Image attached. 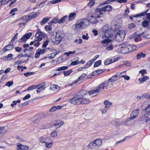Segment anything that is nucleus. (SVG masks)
Listing matches in <instances>:
<instances>
[{"label":"nucleus","mask_w":150,"mask_h":150,"mask_svg":"<svg viewBox=\"0 0 150 150\" xmlns=\"http://www.w3.org/2000/svg\"><path fill=\"white\" fill-rule=\"evenodd\" d=\"M69 102L74 105L86 104L90 102V100L84 97L72 98L69 100Z\"/></svg>","instance_id":"1"},{"label":"nucleus","mask_w":150,"mask_h":150,"mask_svg":"<svg viewBox=\"0 0 150 150\" xmlns=\"http://www.w3.org/2000/svg\"><path fill=\"white\" fill-rule=\"evenodd\" d=\"M90 23L86 19H80L77 21L75 25V29L79 30L87 27L89 24Z\"/></svg>","instance_id":"2"},{"label":"nucleus","mask_w":150,"mask_h":150,"mask_svg":"<svg viewBox=\"0 0 150 150\" xmlns=\"http://www.w3.org/2000/svg\"><path fill=\"white\" fill-rule=\"evenodd\" d=\"M63 37L64 35L62 33L59 32L52 35L50 38L53 43L55 44H58L61 42Z\"/></svg>","instance_id":"3"},{"label":"nucleus","mask_w":150,"mask_h":150,"mask_svg":"<svg viewBox=\"0 0 150 150\" xmlns=\"http://www.w3.org/2000/svg\"><path fill=\"white\" fill-rule=\"evenodd\" d=\"M108 81H104L103 83L100 84L97 88L90 91L89 93L90 94L98 93L100 91L104 89L105 88L107 89V87L108 86Z\"/></svg>","instance_id":"4"},{"label":"nucleus","mask_w":150,"mask_h":150,"mask_svg":"<svg viewBox=\"0 0 150 150\" xmlns=\"http://www.w3.org/2000/svg\"><path fill=\"white\" fill-rule=\"evenodd\" d=\"M102 37L104 40L101 41V42L102 44L108 43L111 42L113 39L112 38V37L110 35L106 30L103 33Z\"/></svg>","instance_id":"5"},{"label":"nucleus","mask_w":150,"mask_h":150,"mask_svg":"<svg viewBox=\"0 0 150 150\" xmlns=\"http://www.w3.org/2000/svg\"><path fill=\"white\" fill-rule=\"evenodd\" d=\"M47 36L46 34L38 29L35 35V39L37 41H40L42 40V38H45Z\"/></svg>","instance_id":"6"},{"label":"nucleus","mask_w":150,"mask_h":150,"mask_svg":"<svg viewBox=\"0 0 150 150\" xmlns=\"http://www.w3.org/2000/svg\"><path fill=\"white\" fill-rule=\"evenodd\" d=\"M125 36V33L124 31L120 30L115 35V40L117 42L122 41Z\"/></svg>","instance_id":"7"},{"label":"nucleus","mask_w":150,"mask_h":150,"mask_svg":"<svg viewBox=\"0 0 150 150\" xmlns=\"http://www.w3.org/2000/svg\"><path fill=\"white\" fill-rule=\"evenodd\" d=\"M117 52L119 53H122L126 54L129 53L127 45H123L119 47L117 50Z\"/></svg>","instance_id":"8"},{"label":"nucleus","mask_w":150,"mask_h":150,"mask_svg":"<svg viewBox=\"0 0 150 150\" xmlns=\"http://www.w3.org/2000/svg\"><path fill=\"white\" fill-rule=\"evenodd\" d=\"M89 94H91L89 93V92L88 93V92L84 90H81L76 93L75 97H73L72 98H81V97H84V96L86 97V96L88 95Z\"/></svg>","instance_id":"9"},{"label":"nucleus","mask_w":150,"mask_h":150,"mask_svg":"<svg viewBox=\"0 0 150 150\" xmlns=\"http://www.w3.org/2000/svg\"><path fill=\"white\" fill-rule=\"evenodd\" d=\"M141 120H145L146 123L149 124L148 122L150 121V112L144 114L140 117Z\"/></svg>","instance_id":"10"},{"label":"nucleus","mask_w":150,"mask_h":150,"mask_svg":"<svg viewBox=\"0 0 150 150\" xmlns=\"http://www.w3.org/2000/svg\"><path fill=\"white\" fill-rule=\"evenodd\" d=\"M102 143V142L101 139H97L94 142L91 143L89 144L90 146H93L96 148L98 147L101 145Z\"/></svg>","instance_id":"11"},{"label":"nucleus","mask_w":150,"mask_h":150,"mask_svg":"<svg viewBox=\"0 0 150 150\" xmlns=\"http://www.w3.org/2000/svg\"><path fill=\"white\" fill-rule=\"evenodd\" d=\"M142 108L148 112L150 111V101L144 103L142 104Z\"/></svg>","instance_id":"12"},{"label":"nucleus","mask_w":150,"mask_h":150,"mask_svg":"<svg viewBox=\"0 0 150 150\" xmlns=\"http://www.w3.org/2000/svg\"><path fill=\"white\" fill-rule=\"evenodd\" d=\"M45 52V49H38L36 50L35 54V58H39L40 54H43Z\"/></svg>","instance_id":"13"},{"label":"nucleus","mask_w":150,"mask_h":150,"mask_svg":"<svg viewBox=\"0 0 150 150\" xmlns=\"http://www.w3.org/2000/svg\"><path fill=\"white\" fill-rule=\"evenodd\" d=\"M148 11L147 10L146 11L144 12L141 13H140L137 14L136 16H134L133 17H137L141 16H143L145 15V14L146 13V16L147 18L150 21V13H146Z\"/></svg>","instance_id":"14"},{"label":"nucleus","mask_w":150,"mask_h":150,"mask_svg":"<svg viewBox=\"0 0 150 150\" xmlns=\"http://www.w3.org/2000/svg\"><path fill=\"white\" fill-rule=\"evenodd\" d=\"M103 8H97L96 11V12H99V14H97V17L98 18H99L101 17L100 15H103L105 13H103Z\"/></svg>","instance_id":"15"},{"label":"nucleus","mask_w":150,"mask_h":150,"mask_svg":"<svg viewBox=\"0 0 150 150\" xmlns=\"http://www.w3.org/2000/svg\"><path fill=\"white\" fill-rule=\"evenodd\" d=\"M129 53L135 50L137 48L136 46L133 45H127Z\"/></svg>","instance_id":"16"},{"label":"nucleus","mask_w":150,"mask_h":150,"mask_svg":"<svg viewBox=\"0 0 150 150\" xmlns=\"http://www.w3.org/2000/svg\"><path fill=\"white\" fill-rule=\"evenodd\" d=\"M139 113V109H136L134 110L130 114L131 116H133L135 118L138 115Z\"/></svg>","instance_id":"17"},{"label":"nucleus","mask_w":150,"mask_h":150,"mask_svg":"<svg viewBox=\"0 0 150 150\" xmlns=\"http://www.w3.org/2000/svg\"><path fill=\"white\" fill-rule=\"evenodd\" d=\"M39 13L37 12H32L30 13L29 15V18L30 19V20L33 18H34L36 17L38 15H39Z\"/></svg>","instance_id":"18"},{"label":"nucleus","mask_w":150,"mask_h":150,"mask_svg":"<svg viewBox=\"0 0 150 150\" xmlns=\"http://www.w3.org/2000/svg\"><path fill=\"white\" fill-rule=\"evenodd\" d=\"M45 144V146L47 148H50L52 145V141L51 139V141L47 140L45 141L44 142Z\"/></svg>","instance_id":"19"},{"label":"nucleus","mask_w":150,"mask_h":150,"mask_svg":"<svg viewBox=\"0 0 150 150\" xmlns=\"http://www.w3.org/2000/svg\"><path fill=\"white\" fill-rule=\"evenodd\" d=\"M36 88H38L42 89V90H44L45 88V83L44 82H42L38 85H36Z\"/></svg>","instance_id":"20"},{"label":"nucleus","mask_w":150,"mask_h":150,"mask_svg":"<svg viewBox=\"0 0 150 150\" xmlns=\"http://www.w3.org/2000/svg\"><path fill=\"white\" fill-rule=\"evenodd\" d=\"M13 47V45L12 44V43H10L9 45H8L5 47L4 49L5 50V51H6L12 50Z\"/></svg>","instance_id":"21"},{"label":"nucleus","mask_w":150,"mask_h":150,"mask_svg":"<svg viewBox=\"0 0 150 150\" xmlns=\"http://www.w3.org/2000/svg\"><path fill=\"white\" fill-rule=\"evenodd\" d=\"M76 15V13L75 12H73L70 14L68 17L69 20V21H71L72 20L75 18Z\"/></svg>","instance_id":"22"},{"label":"nucleus","mask_w":150,"mask_h":150,"mask_svg":"<svg viewBox=\"0 0 150 150\" xmlns=\"http://www.w3.org/2000/svg\"><path fill=\"white\" fill-rule=\"evenodd\" d=\"M39 140L40 142L42 143H44L46 140L51 141V138L49 137L45 138L43 137H40Z\"/></svg>","instance_id":"23"},{"label":"nucleus","mask_w":150,"mask_h":150,"mask_svg":"<svg viewBox=\"0 0 150 150\" xmlns=\"http://www.w3.org/2000/svg\"><path fill=\"white\" fill-rule=\"evenodd\" d=\"M102 8V10L103 11V12L105 11H110L112 10V7L110 5H107L103 7Z\"/></svg>","instance_id":"24"},{"label":"nucleus","mask_w":150,"mask_h":150,"mask_svg":"<svg viewBox=\"0 0 150 150\" xmlns=\"http://www.w3.org/2000/svg\"><path fill=\"white\" fill-rule=\"evenodd\" d=\"M50 18L48 17H46L44 18L40 22V24L41 25H43L45 23L47 22L50 19Z\"/></svg>","instance_id":"25"},{"label":"nucleus","mask_w":150,"mask_h":150,"mask_svg":"<svg viewBox=\"0 0 150 150\" xmlns=\"http://www.w3.org/2000/svg\"><path fill=\"white\" fill-rule=\"evenodd\" d=\"M51 90L53 91H55L56 90H59L60 89L59 87L57 85H52L50 86Z\"/></svg>","instance_id":"26"},{"label":"nucleus","mask_w":150,"mask_h":150,"mask_svg":"<svg viewBox=\"0 0 150 150\" xmlns=\"http://www.w3.org/2000/svg\"><path fill=\"white\" fill-rule=\"evenodd\" d=\"M149 79V77L146 76H143L142 78L139 79V80L140 83H143L146 80L148 79Z\"/></svg>","instance_id":"27"},{"label":"nucleus","mask_w":150,"mask_h":150,"mask_svg":"<svg viewBox=\"0 0 150 150\" xmlns=\"http://www.w3.org/2000/svg\"><path fill=\"white\" fill-rule=\"evenodd\" d=\"M59 20L58 18L56 17L55 18L53 19L52 20L50 21L49 23V24L50 25H52L53 23L55 24L57 23H59Z\"/></svg>","instance_id":"28"},{"label":"nucleus","mask_w":150,"mask_h":150,"mask_svg":"<svg viewBox=\"0 0 150 150\" xmlns=\"http://www.w3.org/2000/svg\"><path fill=\"white\" fill-rule=\"evenodd\" d=\"M21 20H25V21H28L30 20V19L29 18L28 15V16H24L21 17L20 19L19 20L20 22H21Z\"/></svg>","instance_id":"29"},{"label":"nucleus","mask_w":150,"mask_h":150,"mask_svg":"<svg viewBox=\"0 0 150 150\" xmlns=\"http://www.w3.org/2000/svg\"><path fill=\"white\" fill-rule=\"evenodd\" d=\"M145 56V54L143 53V52H141L140 53L137 54V59H139L141 57H144Z\"/></svg>","instance_id":"30"},{"label":"nucleus","mask_w":150,"mask_h":150,"mask_svg":"<svg viewBox=\"0 0 150 150\" xmlns=\"http://www.w3.org/2000/svg\"><path fill=\"white\" fill-rule=\"evenodd\" d=\"M118 79V78H117V77H116V75H115V76H113L110 78L108 81V82H111L116 81Z\"/></svg>","instance_id":"31"},{"label":"nucleus","mask_w":150,"mask_h":150,"mask_svg":"<svg viewBox=\"0 0 150 150\" xmlns=\"http://www.w3.org/2000/svg\"><path fill=\"white\" fill-rule=\"evenodd\" d=\"M91 17L92 18L90 20V22L92 24H96L98 22V21L95 18H94L93 16Z\"/></svg>","instance_id":"32"},{"label":"nucleus","mask_w":150,"mask_h":150,"mask_svg":"<svg viewBox=\"0 0 150 150\" xmlns=\"http://www.w3.org/2000/svg\"><path fill=\"white\" fill-rule=\"evenodd\" d=\"M68 18L67 15H65L59 20V23H61L64 22Z\"/></svg>","instance_id":"33"},{"label":"nucleus","mask_w":150,"mask_h":150,"mask_svg":"<svg viewBox=\"0 0 150 150\" xmlns=\"http://www.w3.org/2000/svg\"><path fill=\"white\" fill-rule=\"evenodd\" d=\"M45 28L46 31H47L48 33H51L52 31L51 29L52 28L51 26L50 25H46L45 27Z\"/></svg>","instance_id":"34"},{"label":"nucleus","mask_w":150,"mask_h":150,"mask_svg":"<svg viewBox=\"0 0 150 150\" xmlns=\"http://www.w3.org/2000/svg\"><path fill=\"white\" fill-rule=\"evenodd\" d=\"M68 68L67 66H63L57 68L56 69V71H59L61 70H63L67 69Z\"/></svg>","instance_id":"35"},{"label":"nucleus","mask_w":150,"mask_h":150,"mask_svg":"<svg viewBox=\"0 0 150 150\" xmlns=\"http://www.w3.org/2000/svg\"><path fill=\"white\" fill-rule=\"evenodd\" d=\"M72 71L71 69H69L68 71H64L63 73L65 76H67L69 75Z\"/></svg>","instance_id":"36"},{"label":"nucleus","mask_w":150,"mask_h":150,"mask_svg":"<svg viewBox=\"0 0 150 150\" xmlns=\"http://www.w3.org/2000/svg\"><path fill=\"white\" fill-rule=\"evenodd\" d=\"M59 53V52H57L55 54H54V53H52V54H50L49 55L48 57L50 59H53L56 56V55H57Z\"/></svg>","instance_id":"37"},{"label":"nucleus","mask_w":150,"mask_h":150,"mask_svg":"<svg viewBox=\"0 0 150 150\" xmlns=\"http://www.w3.org/2000/svg\"><path fill=\"white\" fill-rule=\"evenodd\" d=\"M149 25V21L147 20H145L142 23V26L143 27H147Z\"/></svg>","instance_id":"38"},{"label":"nucleus","mask_w":150,"mask_h":150,"mask_svg":"<svg viewBox=\"0 0 150 150\" xmlns=\"http://www.w3.org/2000/svg\"><path fill=\"white\" fill-rule=\"evenodd\" d=\"M64 124V122H61L59 123H55L54 125L57 128H59L62 125Z\"/></svg>","instance_id":"39"},{"label":"nucleus","mask_w":150,"mask_h":150,"mask_svg":"<svg viewBox=\"0 0 150 150\" xmlns=\"http://www.w3.org/2000/svg\"><path fill=\"white\" fill-rule=\"evenodd\" d=\"M90 1L88 3V5L89 7H91L95 3V1L94 0H90Z\"/></svg>","instance_id":"40"},{"label":"nucleus","mask_w":150,"mask_h":150,"mask_svg":"<svg viewBox=\"0 0 150 150\" xmlns=\"http://www.w3.org/2000/svg\"><path fill=\"white\" fill-rule=\"evenodd\" d=\"M101 63V60H99L95 63L94 66V67H96L100 65Z\"/></svg>","instance_id":"41"},{"label":"nucleus","mask_w":150,"mask_h":150,"mask_svg":"<svg viewBox=\"0 0 150 150\" xmlns=\"http://www.w3.org/2000/svg\"><path fill=\"white\" fill-rule=\"evenodd\" d=\"M9 1V0L7 1V0H2L0 1V6L2 5H4L8 3Z\"/></svg>","instance_id":"42"},{"label":"nucleus","mask_w":150,"mask_h":150,"mask_svg":"<svg viewBox=\"0 0 150 150\" xmlns=\"http://www.w3.org/2000/svg\"><path fill=\"white\" fill-rule=\"evenodd\" d=\"M100 110L103 114H105L108 110L103 106L100 108Z\"/></svg>","instance_id":"43"},{"label":"nucleus","mask_w":150,"mask_h":150,"mask_svg":"<svg viewBox=\"0 0 150 150\" xmlns=\"http://www.w3.org/2000/svg\"><path fill=\"white\" fill-rule=\"evenodd\" d=\"M51 135L52 137H55L57 135V132L55 130L52 132L51 133Z\"/></svg>","instance_id":"44"},{"label":"nucleus","mask_w":150,"mask_h":150,"mask_svg":"<svg viewBox=\"0 0 150 150\" xmlns=\"http://www.w3.org/2000/svg\"><path fill=\"white\" fill-rule=\"evenodd\" d=\"M32 35V33H28L24 35V36L25 37V38L27 39H29Z\"/></svg>","instance_id":"45"},{"label":"nucleus","mask_w":150,"mask_h":150,"mask_svg":"<svg viewBox=\"0 0 150 150\" xmlns=\"http://www.w3.org/2000/svg\"><path fill=\"white\" fill-rule=\"evenodd\" d=\"M36 85H33L32 86H30L28 87L27 89L28 91H30L33 89H36Z\"/></svg>","instance_id":"46"},{"label":"nucleus","mask_w":150,"mask_h":150,"mask_svg":"<svg viewBox=\"0 0 150 150\" xmlns=\"http://www.w3.org/2000/svg\"><path fill=\"white\" fill-rule=\"evenodd\" d=\"M26 62V60L23 61L22 60H20L17 62H16L14 64V66H15L18 64H20L21 63H23Z\"/></svg>","instance_id":"47"},{"label":"nucleus","mask_w":150,"mask_h":150,"mask_svg":"<svg viewBox=\"0 0 150 150\" xmlns=\"http://www.w3.org/2000/svg\"><path fill=\"white\" fill-rule=\"evenodd\" d=\"M113 47L112 45H108L106 47V49L107 50L110 51L113 50Z\"/></svg>","instance_id":"48"},{"label":"nucleus","mask_w":150,"mask_h":150,"mask_svg":"<svg viewBox=\"0 0 150 150\" xmlns=\"http://www.w3.org/2000/svg\"><path fill=\"white\" fill-rule=\"evenodd\" d=\"M58 109V108L56 107V106H54L52 107L50 110L49 111L50 112H53L54 111H55L57 109Z\"/></svg>","instance_id":"49"},{"label":"nucleus","mask_w":150,"mask_h":150,"mask_svg":"<svg viewBox=\"0 0 150 150\" xmlns=\"http://www.w3.org/2000/svg\"><path fill=\"white\" fill-rule=\"evenodd\" d=\"M13 55L12 54H9L7 56H5L4 57V58H5L6 59H9V60L12 59L13 58Z\"/></svg>","instance_id":"50"},{"label":"nucleus","mask_w":150,"mask_h":150,"mask_svg":"<svg viewBox=\"0 0 150 150\" xmlns=\"http://www.w3.org/2000/svg\"><path fill=\"white\" fill-rule=\"evenodd\" d=\"M144 98L150 99V95L149 93H145L143 94Z\"/></svg>","instance_id":"51"},{"label":"nucleus","mask_w":150,"mask_h":150,"mask_svg":"<svg viewBox=\"0 0 150 150\" xmlns=\"http://www.w3.org/2000/svg\"><path fill=\"white\" fill-rule=\"evenodd\" d=\"M76 52L75 51H69L68 52H65L64 54V55H67V57H68L70 54H73Z\"/></svg>","instance_id":"52"},{"label":"nucleus","mask_w":150,"mask_h":150,"mask_svg":"<svg viewBox=\"0 0 150 150\" xmlns=\"http://www.w3.org/2000/svg\"><path fill=\"white\" fill-rule=\"evenodd\" d=\"M49 42V40L48 39L46 40L44 42L43 45L42 47H45L47 46L48 45Z\"/></svg>","instance_id":"53"},{"label":"nucleus","mask_w":150,"mask_h":150,"mask_svg":"<svg viewBox=\"0 0 150 150\" xmlns=\"http://www.w3.org/2000/svg\"><path fill=\"white\" fill-rule=\"evenodd\" d=\"M106 30L107 32L108 33V34L110 35L112 37V36L113 30L111 28H109Z\"/></svg>","instance_id":"54"},{"label":"nucleus","mask_w":150,"mask_h":150,"mask_svg":"<svg viewBox=\"0 0 150 150\" xmlns=\"http://www.w3.org/2000/svg\"><path fill=\"white\" fill-rule=\"evenodd\" d=\"M27 39L25 38V37L23 35L21 38L19 40V41L20 42H25Z\"/></svg>","instance_id":"55"},{"label":"nucleus","mask_w":150,"mask_h":150,"mask_svg":"<svg viewBox=\"0 0 150 150\" xmlns=\"http://www.w3.org/2000/svg\"><path fill=\"white\" fill-rule=\"evenodd\" d=\"M28 57V56L27 54H21L18 55L17 57L18 58H20V57Z\"/></svg>","instance_id":"56"},{"label":"nucleus","mask_w":150,"mask_h":150,"mask_svg":"<svg viewBox=\"0 0 150 150\" xmlns=\"http://www.w3.org/2000/svg\"><path fill=\"white\" fill-rule=\"evenodd\" d=\"M26 24V21H23L22 22H21L19 23L18 25L20 27H24Z\"/></svg>","instance_id":"57"},{"label":"nucleus","mask_w":150,"mask_h":150,"mask_svg":"<svg viewBox=\"0 0 150 150\" xmlns=\"http://www.w3.org/2000/svg\"><path fill=\"white\" fill-rule=\"evenodd\" d=\"M13 84V82L12 81H9L6 83L5 85L9 87L12 86Z\"/></svg>","instance_id":"58"},{"label":"nucleus","mask_w":150,"mask_h":150,"mask_svg":"<svg viewBox=\"0 0 150 150\" xmlns=\"http://www.w3.org/2000/svg\"><path fill=\"white\" fill-rule=\"evenodd\" d=\"M139 73L141 74L142 76H143L144 74H146V71L145 69H143L140 70Z\"/></svg>","instance_id":"59"},{"label":"nucleus","mask_w":150,"mask_h":150,"mask_svg":"<svg viewBox=\"0 0 150 150\" xmlns=\"http://www.w3.org/2000/svg\"><path fill=\"white\" fill-rule=\"evenodd\" d=\"M61 0H53L50 1L51 4H54L61 1Z\"/></svg>","instance_id":"60"},{"label":"nucleus","mask_w":150,"mask_h":150,"mask_svg":"<svg viewBox=\"0 0 150 150\" xmlns=\"http://www.w3.org/2000/svg\"><path fill=\"white\" fill-rule=\"evenodd\" d=\"M110 62V59H106L104 62L105 65H108V64L111 63Z\"/></svg>","instance_id":"61"},{"label":"nucleus","mask_w":150,"mask_h":150,"mask_svg":"<svg viewBox=\"0 0 150 150\" xmlns=\"http://www.w3.org/2000/svg\"><path fill=\"white\" fill-rule=\"evenodd\" d=\"M79 64V62L78 61H77L72 62L71 63V65H75Z\"/></svg>","instance_id":"62"},{"label":"nucleus","mask_w":150,"mask_h":150,"mask_svg":"<svg viewBox=\"0 0 150 150\" xmlns=\"http://www.w3.org/2000/svg\"><path fill=\"white\" fill-rule=\"evenodd\" d=\"M29 103V102H28V101H27L26 102H25L23 103H21L19 105V106L20 107H22L23 106L25 105L28 104Z\"/></svg>","instance_id":"63"},{"label":"nucleus","mask_w":150,"mask_h":150,"mask_svg":"<svg viewBox=\"0 0 150 150\" xmlns=\"http://www.w3.org/2000/svg\"><path fill=\"white\" fill-rule=\"evenodd\" d=\"M88 33L86 34V35H82V38L83 39H85L86 40H88Z\"/></svg>","instance_id":"64"}]
</instances>
